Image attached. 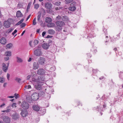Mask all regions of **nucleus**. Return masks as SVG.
<instances>
[{"instance_id":"1","label":"nucleus","mask_w":123,"mask_h":123,"mask_svg":"<svg viewBox=\"0 0 123 123\" xmlns=\"http://www.w3.org/2000/svg\"><path fill=\"white\" fill-rule=\"evenodd\" d=\"M91 25V24L90 23H89L88 25V27H87V30H86V32H87V31H88V30L89 31H91V33H89L87 37L88 38L89 37L90 38L93 37H94L96 36L95 34H94V32L93 31H91V29H94L93 27H92Z\"/></svg>"},{"instance_id":"2","label":"nucleus","mask_w":123,"mask_h":123,"mask_svg":"<svg viewBox=\"0 0 123 123\" xmlns=\"http://www.w3.org/2000/svg\"><path fill=\"white\" fill-rule=\"evenodd\" d=\"M39 94L37 93H34L31 96V99L33 100L36 101L38 100L39 98Z\"/></svg>"},{"instance_id":"3","label":"nucleus","mask_w":123,"mask_h":123,"mask_svg":"<svg viewBox=\"0 0 123 123\" xmlns=\"http://www.w3.org/2000/svg\"><path fill=\"white\" fill-rule=\"evenodd\" d=\"M21 106L25 110H26L29 108V104L25 101H24L22 103Z\"/></svg>"},{"instance_id":"4","label":"nucleus","mask_w":123,"mask_h":123,"mask_svg":"<svg viewBox=\"0 0 123 123\" xmlns=\"http://www.w3.org/2000/svg\"><path fill=\"white\" fill-rule=\"evenodd\" d=\"M70 5V6L69 8V10L72 11L75 10L76 9L75 3L74 2L71 3Z\"/></svg>"},{"instance_id":"5","label":"nucleus","mask_w":123,"mask_h":123,"mask_svg":"<svg viewBox=\"0 0 123 123\" xmlns=\"http://www.w3.org/2000/svg\"><path fill=\"white\" fill-rule=\"evenodd\" d=\"M34 54L37 56H39L42 55V53L40 49H37L34 51Z\"/></svg>"},{"instance_id":"6","label":"nucleus","mask_w":123,"mask_h":123,"mask_svg":"<svg viewBox=\"0 0 123 123\" xmlns=\"http://www.w3.org/2000/svg\"><path fill=\"white\" fill-rule=\"evenodd\" d=\"M4 25L5 27L8 28L10 27L11 25V22L9 21V20H8L4 21Z\"/></svg>"},{"instance_id":"7","label":"nucleus","mask_w":123,"mask_h":123,"mask_svg":"<svg viewBox=\"0 0 123 123\" xmlns=\"http://www.w3.org/2000/svg\"><path fill=\"white\" fill-rule=\"evenodd\" d=\"M3 121L6 123H9L10 122V118L7 116H4L3 119Z\"/></svg>"},{"instance_id":"8","label":"nucleus","mask_w":123,"mask_h":123,"mask_svg":"<svg viewBox=\"0 0 123 123\" xmlns=\"http://www.w3.org/2000/svg\"><path fill=\"white\" fill-rule=\"evenodd\" d=\"M12 118L13 119L17 120L19 118V115L17 113H15L13 114L12 116Z\"/></svg>"},{"instance_id":"9","label":"nucleus","mask_w":123,"mask_h":123,"mask_svg":"<svg viewBox=\"0 0 123 123\" xmlns=\"http://www.w3.org/2000/svg\"><path fill=\"white\" fill-rule=\"evenodd\" d=\"M56 24L58 26L62 27L65 24L62 21H57L56 22Z\"/></svg>"},{"instance_id":"10","label":"nucleus","mask_w":123,"mask_h":123,"mask_svg":"<svg viewBox=\"0 0 123 123\" xmlns=\"http://www.w3.org/2000/svg\"><path fill=\"white\" fill-rule=\"evenodd\" d=\"M2 69L5 72H6L8 69V67L4 63H3L2 65Z\"/></svg>"},{"instance_id":"11","label":"nucleus","mask_w":123,"mask_h":123,"mask_svg":"<svg viewBox=\"0 0 123 123\" xmlns=\"http://www.w3.org/2000/svg\"><path fill=\"white\" fill-rule=\"evenodd\" d=\"M21 114L22 117H25L27 116L28 113L26 110H24L22 111Z\"/></svg>"},{"instance_id":"12","label":"nucleus","mask_w":123,"mask_h":123,"mask_svg":"<svg viewBox=\"0 0 123 123\" xmlns=\"http://www.w3.org/2000/svg\"><path fill=\"white\" fill-rule=\"evenodd\" d=\"M6 43V38L2 37L0 40V43L3 45H5Z\"/></svg>"},{"instance_id":"13","label":"nucleus","mask_w":123,"mask_h":123,"mask_svg":"<svg viewBox=\"0 0 123 123\" xmlns=\"http://www.w3.org/2000/svg\"><path fill=\"white\" fill-rule=\"evenodd\" d=\"M45 7L48 9H50L52 6V4L50 3L47 2L45 4Z\"/></svg>"},{"instance_id":"14","label":"nucleus","mask_w":123,"mask_h":123,"mask_svg":"<svg viewBox=\"0 0 123 123\" xmlns=\"http://www.w3.org/2000/svg\"><path fill=\"white\" fill-rule=\"evenodd\" d=\"M42 47L43 49H49V45L47 43H43L42 45Z\"/></svg>"},{"instance_id":"15","label":"nucleus","mask_w":123,"mask_h":123,"mask_svg":"<svg viewBox=\"0 0 123 123\" xmlns=\"http://www.w3.org/2000/svg\"><path fill=\"white\" fill-rule=\"evenodd\" d=\"M44 70L43 68H40L37 71V74L39 75H42L44 73Z\"/></svg>"},{"instance_id":"16","label":"nucleus","mask_w":123,"mask_h":123,"mask_svg":"<svg viewBox=\"0 0 123 123\" xmlns=\"http://www.w3.org/2000/svg\"><path fill=\"white\" fill-rule=\"evenodd\" d=\"M33 69L35 70L37 69L39 67L38 63L37 62H34L33 64Z\"/></svg>"},{"instance_id":"17","label":"nucleus","mask_w":123,"mask_h":123,"mask_svg":"<svg viewBox=\"0 0 123 123\" xmlns=\"http://www.w3.org/2000/svg\"><path fill=\"white\" fill-rule=\"evenodd\" d=\"M38 80L39 81V83L41 82V81H44L45 80V79L42 76H40L38 77Z\"/></svg>"},{"instance_id":"18","label":"nucleus","mask_w":123,"mask_h":123,"mask_svg":"<svg viewBox=\"0 0 123 123\" xmlns=\"http://www.w3.org/2000/svg\"><path fill=\"white\" fill-rule=\"evenodd\" d=\"M45 59L44 58L40 57L39 60V63L41 65H43L44 63Z\"/></svg>"},{"instance_id":"19","label":"nucleus","mask_w":123,"mask_h":123,"mask_svg":"<svg viewBox=\"0 0 123 123\" xmlns=\"http://www.w3.org/2000/svg\"><path fill=\"white\" fill-rule=\"evenodd\" d=\"M32 108L34 110L37 111H39L40 109L39 107L37 105H33Z\"/></svg>"},{"instance_id":"20","label":"nucleus","mask_w":123,"mask_h":123,"mask_svg":"<svg viewBox=\"0 0 123 123\" xmlns=\"http://www.w3.org/2000/svg\"><path fill=\"white\" fill-rule=\"evenodd\" d=\"M23 15L20 11H18L16 12V16L18 18L19 17H22Z\"/></svg>"},{"instance_id":"21","label":"nucleus","mask_w":123,"mask_h":123,"mask_svg":"<svg viewBox=\"0 0 123 123\" xmlns=\"http://www.w3.org/2000/svg\"><path fill=\"white\" fill-rule=\"evenodd\" d=\"M62 20L65 22L68 21L69 20L67 16H62Z\"/></svg>"},{"instance_id":"22","label":"nucleus","mask_w":123,"mask_h":123,"mask_svg":"<svg viewBox=\"0 0 123 123\" xmlns=\"http://www.w3.org/2000/svg\"><path fill=\"white\" fill-rule=\"evenodd\" d=\"M35 87L36 89L38 90H40L41 88V85H39V83L35 85Z\"/></svg>"},{"instance_id":"23","label":"nucleus","mask_w":123,"mask_h":123,"mask_svg":"<svg viewBox=\"0 0 123 123\" xmlns=\"http://www.w3.org/2000/svg\"><path fill=\"white\" fill-rule=\"evenodd\" d=\"M51 18L49 17H47L45 18V21L47 23L51 22L52 21Z\"/></svg>"},{"instance_id":"24","label":"nucleus","mask_w":123,"mask_h":123,"mask_svg":"<svg viewBox=\"0 0 123 123\" xmlns=\"http://www.w3.org/2000/svg\"><path fill=\"white\" fill-rule=\"evenodd\" d=\"M32 81L34 82V83L35 84H38L39 83V80H38V78L36 79L35 78L33 77L32 79Z\"/></svg>"},{"instance_id":"25","label":"nucleus","mask_w":123,"mask_h":123,"mask_svg":"<svg viewBox=\"0 0 123 123\" xmlns=\"http://www.w3.org/2000/svg\"><path fill=\"white\" fill-rule=\"evenodd\" d=\"M55 24L54 23H50L47 24V26L49 27H53L55 26Z\"/></svg>"},{"instance_id":"26","label":"nucleus","mask_w":123,"mask_h":123,"mask_svg":"<svg viewBox=\"0 0 123 123\" xmlns=\"http://www.w3.org/2000/svg\"><path fill=\"white\" fill-rule=\"evenodd\" d=\"M38 15L37 16V20L39 22H40V18L41 16V12L40 11H39L38 13Z\"/></svg>"},{"instance_id":"27","label":"nucleus","mask_w":123,"mask_h":123,"mask_svg":"<svg viewBox=\"0 0 123 123\" xmlns=\"http://www.w3.org/2000/svg\"><path fill=\"white\" fill-rule=\"evenodd\" d=\"M11 55V52L10 51H6L5 53V55L6 56H10Z\"/></svg>"},{"instance_id":"28","label":"nucleus","mask_w":123,"mask_h":123,"mask_svg":"<svg viewBox=\"0 0 123 123\" xmlns=\"http://www.w3.org/2000/svg\"><path fill=\"white\" fill-rule=\"evenodd\" d=\"M48 32L49 34L52 35L55 33V31L52 29L49 30L48 31Z\"/></svg>"},{"instance_id":"29","label":"nucleus","mask_w":123,"mask_h":123,"mask_svg":"<svg viewBox=\"0 0 123 123\" xmlns=\"http://www.w3.org/2000/svg\"><path fill=\"white\" fill-rule=\"evenodd\" d=\"M41 13L42 14V16H44L45 14V11L44 9L43 8H42L41 9Z\"/></svg>"},{"instance_id":"30","label":"nucleus","mask_w":123,"mask_h":123,"mask_svg":"<svg viewBox=\"0 0 123 123\" xmlns=\"http://www.w3.org/2000/svg\"><path fill=\"white\" fill-rule=\"evenodd\" d=\"M12 43H10L7 44L6 45V47L7 48L10 49L12 48Z\"/></svg>"},{"instance_id":"31","label":"nucleus","mask_w":123,"mask_h":123,"mask_svg":"<svg viewBox=\"0 0 123 123\" xmlns=\"http://www.w3.org/2000/svg\"><path fill=\"white\" fill-rule=\"evenodd\" d=\"M17 62H18L20 63L22 62L23 60L20 57H17Z\"/></svg>"},{"instance_id":"32","label":"nucleus","mask_w":123,"mask_h":123,"mask_svg":"<svg viewBox=\"0 0 123 123\" xmlns=\"http://www.w3.org/2000/svg\"><path fill=\"white\" fill-rule=\"evenodd\" d=\"M108 37L107 36H106L105 37V38L106 39V40L105 41V45H107L108 44V42L109 41V40H108Z\"/></svg>"},{"instance_id":"33","label":"nucleus","mask_w":123,"mask_h":123,"mask_svg":"<svg viewBox=\"0 0 123 123\" xmlns=\"http://www.w3.org/2000/svg\"><path fill=\"white\" fill-rule=\"evenodd\" d=\"M15 80L18 83H20V81H21V79L17 77L15 78Z\"/></svg>"},{"instance_id":"34","label":"nucleus","mask_w":123,"mask_h":123,"mask_svg":"<svg viewBox=\"0 0 123 123\" xmlns=\"http://www.w3.org/2000/svg\"><path fill=\"white\" fill-rule=\"evenodd\" d=\"M100 104L103 105V108H105L106 107V104L103 101H101L100 103Z\"/></svg>"},{"instance_id":"35","label":"nucleus","mask_w":123,"mask_h":123,"mask_svg":"<svg viewBox=\"0 0 123 123\" xmlns=\"http://www.w3.org/2000/svg\"><path fill=\"white\" fill-rule=\"evenodd\" d=\"M56 30L57 31H60L62 29V27H59L57 26L56 27Z\"/></svg>"},{"instance_id":"36","label":"nucleus","mask_w":123,"mask_h":123,"mask_svg":"<svg viewBox=\"0 0 123 123\" xmlns=\"http://www.w3.org/2000/svg\"><path fill=\"white\" fill-rule=\"evenodd\" d=\"M11 111V110L10 109H7L5 110L2 111H1V112H6V113H8L10 112Z\"/></svg>"},{"instance_id":"37","label":"nucleus","mask_w":123,"mask_h":123,"mask_svg":"<svg viewBox=\"0 0 123 123\" xmlns=\"http://www.w3.org/2000/svg\"><path fill=\"white\" fill-rule=\"evenodd\" d=\"M103 31L104 32V34L105 36L107 35V29L105 28H104L103 30Z\"/></svg>"},{"instance_id":"38","label":"nucleus","mask_w":123,"mask_h":123,"mask_svg":"<svg viewBox=\"0 0 123 123\" xmlns=\"http://www.w3.org/2000/svg\"><path fill=\"white\" fill-rule=\"evenodd\" d=\"M25 88L26 89H30L31 88V86L30 85H26L25 86Z\"/></svg>"},{"instance_id":"39","label":"nucleus","mask_w":123,"mask_h":123,"mask_svg":"<svg viewBox=\"0 0 123 123\" xmlns=\"http://www.w3.org/2000/svg\"><path fill=\"white\" fill-rule=\"evenodd\" d=\"M39 6V5L38 4H36L34 5V8L35 9H37Z\"/></svg>"},{"instance_id":"40","label":"nucleus","mask_w":123,"mask_h":123,"mask_svg":"<svg viewBox=\"0 0 123 123\" xmlns=\"http://www.w3.org/2000/svg\"><path fill=\"white\" fill-rule=\"evenodd\" d=\"M38 43V40H36L34 41L33 43L34 44V45H35L37 44Z\"/></svg>"},{"instance_id":"41","label":"nucleus","mask_w":123,"mask_h":123,"mask_svg":"<svg viewBox=\"0 0 123 123\" xmlns=\"http://www.w3.org/2000/svg\"><path fill=\"white\" fill-rule=\"evenodd\" d=\"M4 78H0V82L1 83L4 82Z\"/></svg>"},{"instance_id":"42","label":"nucleus","mask_w":123,"mask_h":123,"mask_svg":"<svg viewBox=\"0 0 123 123\" xmlns=\"http://www.w3.org/2000/svg\"><path fill=\"white\" fill-rule=\"evenodd\" d=\"M37 23L36 22V18H35L33 20V25H35Z\"/></svg>"},{"instance_id":"43","label":"nucleus","mask_w":123,"mask_h":123,"mask_svg":"<svg viewBox=\"0 0 123 123\" xmlns=\"http://www.w3.org/2000/svg\"><path fill=\"white\" fill-rule=\"evenodd\" d=\"M117 37H116L115 38V40H117L120 38V33H119L117 35Z\"/></svg>"},{"instance_id":"44","label":"nucleus","mask_w":123,"mask_h":123,"mask_svg":"<svg viewBox=\"0 0 123 123\" xmlns=\"http://www.w3.org/2000/svg\"><path fill=\"white\" fill-rule=\"evenodd\" d=\"M25 23H22L20 25V27L21 28H22L24 27L25 25Z\"/></svg>"},{"instance_id":"45","label":"nucleus","mask_w":123,"mask_h":123,"mask_svg":"<svg viewBox=\"0 0 123 123\" xmlns=\"http://www.w3.org/2000/svg\"><path fill=\"white\" fill-rule=\"evenodd\" d=\"M18 7L19 8H21L23 7V5L21 3H19L18 5Z\"/></svg>"},{"instance_id":"46","label":"nucleus","mask_w":123,"mask_h":123,"mask_svg":"<svg viewBox=\"0 0 123 123\" xmlns=\"http://www.w3.org/2000/svg\"><path fill=\"white\" fill-rule=\"evenodd\" d=\"M14 97H15V98L16 99H17L18 97V94H17V93H16L14 94Z\"/></svg>"},{"instance_id":"47","label":"nucleus","mask_w":123,"mask_h":123,"mask_svg":"<svg viewBox=\"0 0 123 123\" xmlns=\"http://www.w3.org/2000/svg\"><path fill=\"white\" fill-rule=\"evenodd\" d=\"M73 0H67L66 1V3L67 4H68L72 2Z\"/></svg>"},{"instance_id":"48","label":"nucleus","mask_w":123,"mask_h":123,"mask_svg":"<svg viewBox=\"0 0 123 123\" xmlns=\"http://www.w3.org/2000/svg\"><path fill=\"white\" fill-rule=\"evenodd\" d=\"M16 104L15 103H13L12 105V106L13 108H15L16 107Z\"/></svg>"},{"instance_id":"49","label":"nucleus","mask_w":123,"mask_h":123,"mask_svg":"<svg viewBox=\"0 0 123 123\" xmlns=\"http://www.w3.org/2000/svg\"><path fill=\"white\" fill-rule=\"evenodd\" d=\"M13 30V29L12 28H10L9 29L8 31L7 32L8 33H9L12 32V31Z\"/></svg>"},{"instance_id":"50","label":"nucleus","mask_w":123,"mask_h":123,"mask_svg":"<svg viewBox=\"0 0 123 123\" xmlns=\"http://www.w3.org/2000/svg\"><path fill=\"white\" fill-rule=\"evenodd\" d=\"M5 104L4 103L0 105V107L1 108H2L5 107Z\"/></svg>"},{"instance_id":"51","label":"nucleus","mask_w":123,"mask_h":123,"mask_svg":"<svg viewBox=\"0 0 123 123\" xmlns=\"http://www.w3.org/2000/svg\"><path fill=\"white\" fill-rule=\"evenodd\" d=\"M55 5L58 6L60 5L61 4V2L59 1L55 3Z\"/></svg>"},{"instance_id":"52","label":"nucleus","mask_w":123,"mask_h":123,"mask_svg":"<svg viewBox=\"0 0 123 123\" xmlns=\"http://www.w3.org/2000/svg\"><path fill=\"white\" fill-rule=\"evenodd\" d=\"M62 16H60L58 15V16L56 17V18L58 19H62Z\"/></svg>"},{"instance_id":"53","label":"nucleus","mask_w":123,"mask_h":123,"mask_svg":"<svg viewBox=\"0 0 123 123\" xmlns=\"http://www.w3.org/2000/svg\"><path fill=\"white\" fill-rule=\"evenodd\" d=\"M98 71V70L96 69H93L92 70V72L94 73H96Z\"/></svg>"},{"instance_id":"54","label":"nucleus","mask_w":123,"mask_h":123,"mask_svg":"<svg viewBox=\"0 0 123 123\" xmlns=\"http://www.w3.org/2000/svg\"><path fill=\"white\" fill-rule=\"evenodd\" d=\"M10 74H9L8 73L7 74V79L8 80H9V78L10 77Z\"/></svg>"},{"instance_id":"55","label":"nucleus","mask_w":123,"mask_h":123,"mask_svg":"<svg viewBox=\"0 0 123 123\" xmlns=\"http://www.w3.org/2000/svg\"><path fill=\"white\" fill-rule=\"evenodd\" d=\"M17 30H15L12 33V34L14 35V34L17 32Z\"/></svg>"},{"instance_id":"56","label":"nucleus","mask_w":123,"mask_h":123,"mask_svg":"<svg viewBox=\"0 0 123 123\" xmlns=\"http://www.w3.org/2000/svg\"><path fill=\"white\" fill-rule=\"evenodd\" d=\"M28 98H26V100L27 101H28L29 102L31 103V99H30L29 100H28Z\"/></svg>"},{"instance_id":"57","label":"nucleus","mask_w":123,"mask_h":123,"mask_svg":"<svg viewBox=\"0 0 123 123\" xmlns=\"http://www.w3.org/2000/svg\"><path fill=\"white\" fill-rule=\"evenodd\" d=\"M52 37V36H50L49 35H48L46 37V38H51Z\"/></svg>"},{"instance_id":"58","label":"nucleus","mask_w":123,"mask_h":123,"mask_svg":"<svg viewBox=\"0 0 123 123\" xmlns=\"http://www.w3.org/2000/svg\"><path fill=\"white\" fill-rule=\"evenodd\" d=\"M52 41L51 40H49V41L48 42V43H47L48 44H49V46L51 44V43L52 42Z\"/></svg>"},{"instance_id":"59","label":"nucleus","mask_w":123,"mask_h":123,"mask_svg":"<svg viewBox=\"0 0 123 123\" xmlns=\"http://www.w3.org/2000/svg\"><path fill=\"white\" fill-rule=\"evenodd\" d=\"M9 59V58L8 57H6L4 59L5 61H7Z\"/></svg>"},{"instance_id":"60","label":"nucleus","mask_w":123,"mask_h":123,"mask_svg":"<svg viewBox=\"0 0 123 123\" xmlns=\"http://www.w3.org/2000/svg\"><path fill=\"white\" fill-rule=\"evenodd\" d=\"M40 111V112H39V113H40V114L42 115L44 114L45 112V111H43V112H42V111Z\"/></svg>"},{"instance_id":"61","label":"nucleus","mask_w":123,"mask_h":123,"mask_svg":"<svg viewBox=\"0 0 123 123\" xmlns=\"http://www.w3.org/2000/svg\"><path fill=\"white\" fill-rule=\"evenodd\" d=\"M123 76V73H121L119 75V77L121 78H122V76Z\"/></svg>"},{"instance_id":"62","label":"nucleus","mask_w":123,"mask_h":123,"mask_svg":"<svg viewBox=\"0 0 123 123\" xmlns=\"http://www.w3.org/2000/svg\"><path fill=\"white\" fill-rule=\"evenodd\" d=\"M46 32L45 31H43L42 33V35L43 37H44L45 35V34H46Z\"/></svg>"},{"instance_id":"63","label":"nucleus","mask_w":123,"mask_h":123,"mask_svg":"<svg viewBox=\"0 0 123 123\" xmlns=\"http://www.w3.org/2000/svg\"><path fill=\"white\" fill-rule=\"evenodd\" d=\"M31 77V76L29 75L27 77V79L28 80H29Z\"/></svg>"},{"instance_id":"64","label":"nucleus","mask_w":123,"mask_h":123,"mask_svg":"<svg viewBox=\"0 0 123 123\" xmlns=\"http://www.w3.org/2000/svg\"><path fill=\"white\" fill-rule=\"evenodd\" d=\"M21 24V23L19 21L16 24V25H20Z\"/></svg>"}]
</instances>
